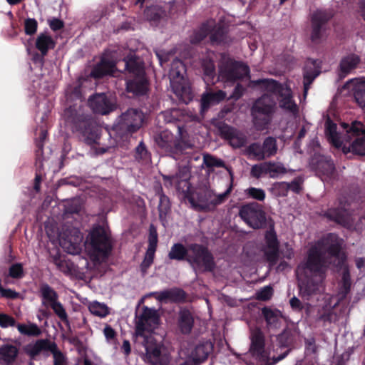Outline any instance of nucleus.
I'll return each instance as SVG.
<instances>
[{
    "label": "nucleus",
    "instance_id": "53",
    "mask_svg": "<svg viewBox=\"0 0 365 365\" xmlns=\"http://www.w3.org/2000/svg\"><path fill=\"white\" fill-rule=\"evenodd\" d=\"M272 192L277 197H287L289 192L287 182H276L273 183Z\"/></svg>",
    "mask_w": 365,
    "mask_h": 365
},
{
    "label": "nucleus",
    "instance_id": "30",
    "mask_svg": "<svg viewBox=\"0 0 365 365\" xmlns=\"http://www.w3.org/2000/svg\"><path fill=\"white\" fill-rule=\"evenodd\" d=\"M278 96L280 98L279 103V107L282 109L294 115H297L298 114L299 108L293 100L292 92L290 88L286 87V88Z\"/></svg>",
    "mask_w": 365,
    "mask_h": 365
},
{
    "label": "nucleus",
    "instance_id": "37",
    "mask_svg": "<svg viewBox=\"0 0 365 365\" xmlns=\"http://www.w3.org/2000/svg\"><path fill=\"white\" fill-rule=\"evenodd\" d=\"M39 295L42 299V304L46 307L58 301V293L47 283L40 284Z\"/></svg>",
    "mask_w": 365,
    "mask_h": 365
},
{
    "label": "nucleus",
    "instance_id": "15",
    "mask_svg": "<svg viewBox=\"0 0 365 365\" xmlns=\"http://www.w3.org/2000/svg\"><path fill=\"white\" fill-rule=\"evenodd\" d=\"M332 17V13L325 9H317L312 14L310 39L312 43L318 44L321 42L325 26Z\"/></svg>",
    "mask_w": 365,
    "mask_h": 365
},
{
    "label": "nucleus",
    "instance_id": "54",
    "mask_svg": "<svg viewBox=\"0 0 365 365\" xmlns=\"http://www.w3.org/2000/svg\"><path fill=\"white\" fill-rule=\"evenodd\" d=\"M155 253V252L154 251H146L144 259L140 265V271L143 276L146 274L148 269L153 263Z\"/></svg>",
    "mask_w": 365,
    "mask_h": 365
},
{
    "label": "nucleus",
    "instance_id": "12",
    "mask_svg": "<svg viewBox=\"0 0 365 365\" xmlns=\"http://www.w3.org/2000/svg\"><path fill=\"white\" fill-rule=\"evenodd\" d=\"M239 216L252 229L259 230L267 226L266 213L257 202H252L242 205Z\"/></svg>",
    "mask_w": 365,
    "mask_h": 365
},
{
    "label": "nucleus",
    "instance_id": "20",
    "mask_svg": "<svg viewBox=\"0 0 365 365\" xmlns=\"http://www.w3.org/2000/svg\"><path fill=\"white\" fill-rule=\"evenodd\" d=\"M48 133L45 130H41L39 134L38 138L36 140V150H35V155H36V172L34 179V188L36 192L40 190L41 182L42 180L41 176V170L43 167V145L44 142L47 138Z\"/></svg>",
    "mask_w": 365,
    "mask_h": 365
},
{
    "label": "nucleus",
    "instance_id": "62",
    "mask_svg": "<svg viewBox=\"0 0 365 365\" xmlns=\"http://www.w3.org/2000/svg\"><path fill=\"white\" fill-rule=\"evenodd\" d=\"M38 28V22L35 19H26L24 22V31L27 35H34Z\"/></svg>",
    "mask_w": 365,
    "mask_h": 365
},
{
    "label": "nucleus",
    "instance_id": "8",
    "mask_svg": "<svg viewBox=\"0 0 365 365\" xmlns=\"http://www.w3.org/2000/svg\"><path fill=\"white\" fill-rule=\"evenodd\" d=\"M85 243L93 254L98 257H108L113 249L110 234L100 225L93 227Z\"/></svg>",
    "mask_w": 365,
    "mask_h": 365
},
{
    "label": "nucleus",
    "instance_id": "48",
    "mask_svg": "<svg viewBox=\"0 0 365 365\" xmlns=\"http://www.w3.org/2000/svg\"><path fill=\"white\" fill-rule=\"evenodd\" d=\"M144 14L149 21L158 22L163 17L164 11L158 6H151L145 9Z\"/></svg>",
    "mask_w": 365,
    "mask_h": 365
},
{
    "label": "nucleus",
    "instance_id": "1",
    "mask_svg": "<svg viewBox=\"0 0 365 365\" xmlns=\"http://www.w3.org/2000/svg\"><path fill=\"white\" fill-rule=\"evenodd\" d=\"M326 264L322 250L317 246L310 247L306 261L299 264L296 270L302 297L308 299L318 292L319 284L325 279Z\"/></svg>",
    "mask_w": 365,
    "mask_h": 365
},
{
    "label": "nucleus",
    "instance_id": "9",
    "mask_svg": "<svg viewBox=\"0 0 365 365\" xmlns=\"http://www.w3.org/2000/svg\"><path fill=\"white\" fill-rule=\"evenodd\" d=\"M160 324V317L158 311L154 308L144 306L141 314L137 317L134 333L135 340L138 341L140 337L151 334Z\"/></svg>",
    "mask_w": 365,
    "mask_h": 365
},
{
    "label": "nucleus",
    "instance_id": "10",
    "mask_svg": "<svg viewBox=\"0 0 365 365\" xmlns=\"http://www.w3.org/2000/svg\"><path fill=\"white\" fill-rule=\"evenodd\" d=\"M250 346L249 352L257 360L265 362V365H274L284 359L289 353V350L280 354L277 357H273L270 361L267 353L265 351V339L262 331L257 329L251 332Z\"/></svg>",
    "mask_w": 365,
    "mask_h": 365
},
{
    "label": "nucleus",
    "instance_id": "21",
    "mask_svg": "<svg viewBox=\"0 0 365 365\" xmlns=\"http://www.w3.org/2000/svg\"><path fill=\"white\" fill-rule=\"evenodd\" d=\"M264 240L266 243L263 250L264 257L270 264L274 265L279 258V242L273 228L265 232Z\"/></svg>",
    "mask_w": 365,
    "mask_h": 365
},
{
    "label": "nucleus",
    "instance_id": "64",
    "mask_svg": "<svg viewBox=\"0 0 365 365\" xmlns=\"http://www.w3.org/2000/svg\"><path fill=\"white\" fill-rule=\"evenodd\" d=\"M354 96L357 104L361 108L365 109V86L356 88Z\"/></svg>",
    "mask_w": 365,
    "mask_h": 365
},
{
    "label": "nucleus",
    "instance_id": "60",
    "mask_svg": "<svg viewBox=\"0 0 365 365\" xmlns=\"http://www.w3.org/2000/svg\"><path fill=\"white\" fill-rule=\"evenodd\" d=\"M263 174H267L266 162L254 165L250 170V175L252 177L259 179Z\"/></svg>",
    "mask_w": 365,
    "mask_h": 365
},
{
    "label": "nucleus",
    "instance_id": "38",
    "mask_svg": "<svg viewBox=\"0 0 365 365\" xmlns=\"http://www.w3.org/2000/svg\"><path fill=\"white\" fill-rule=\"evenodd\" d=\"M157 194L159 195V204L158 207L159 219L161 221H164L166 220L168 214L170 212V201L169 197L163 192L161 187L157 191Z\"/></svg>",
    "mask_w": 365,
    "mask_h": 365
},
{
    "label": "nucleus",
    "instance_id": "55",
    "mask_svg": "<svg viewBox=\"0 0 365 365\" xmlns=\"http://www.w3.org/2000/svg\"><path fill=\"white\" fill-rule=\"evenodd\" d=\"M135 158L137 160H147L150 158V153L143 141H140L135 148Z\"/></svg>",
    "mask_w": 365,
    "mask_h": 365
},
{
    "label": "nucleus",
    "instance_id": "13",
    "mask_svg": "<svg viewBox=\"0 0 365 365\" xmlns=\"http://www.w3.org/2000/svg\"><path fill=\"white\" fill-rule=\"evenodd\" d=\"M249 76L250 68L242 62L229 58L219 66L218 78L226 83H234Z\"/></svg>",
    "mask_w": 365,
    "mask_h": 365
},
{
    "label": "nucleus",
    "instance_id": "57",
    "mask_svg": "<svg viewBox=\"0 0 365 365\" xmlns=\"http://www.w3.org/2000/svg\"><path fill=\"white\" fill-rule=\"evenodd\" d=\"M49 307H51L53 312L62 322H68V314L63 304L59 301H57L55 303L49 305Z\"/></svg>",
    "mask_w": 365,
    "mask_h": 365
},
{
    "label": "nucleus",
    "instance_id": "5",
    "mask_svg": "<svg viewBox=\"0 0 365 365\" xmlns=\"http://www.w3.org/2000/svg\"><path fill=\"white\" fill-rule=\"evenodd\" d=\"M143 120V113L139 109L129 108L123 113L112 129L115 142L120 145L128 142L132 134L140 128Z\"/></svg>",
    "mask_w": 365,
    "mask_h": 365
},
{
    "label": "nucleus",
    "instance_id": "35",
    "mask_svg": "<svg viewBox=\"0 0 365 365\" xmlns=\"http://www.w3.org/2000/svg\"><path fill=\"white\" fill-rule=\"evenodd\" d=\"M212 350L211 343L206 342L197 344L191 352V357L195 365L204 362Z\"/></svg>",
    "mask_w": 365,
    "mask_h": 365
},
{
    "label": "nucleus",
    "instance_id": "41",
    "mask_svg": "<svg viewBox=\"0 0 365 365\" xmlns=\"http://www.w3.org/2000/svg\"><path fill=\"white\" fill-rule=\"evenodd\" d=\"M210 41L212 45H219L225 42L227 38L226 29L222 26L212 28L210 25Z\"/></svg>",
    "mask_w": 365,
    "mask_h": 365
},
{
    "label": "nucleus",
    "instance_id": "3",
    "mask_svg": "<svg viewBox=\"0 0 365 365\" xmlns=\"http://www.w3.org/2000/svg\"><path fill=\"white\" fill-rule=\"evenodd\" d=\"M170 260L186 261L195 273L212 272L216 263L209 249L198 243H190L187 246L180 242L175 243L168 254Z\"/></svg>",
    "mask_w": 365,
    "mask_h": 365
},
{
    "label": "nucleus",
    "instance_id": "51",
    "mask_svg": "<svg viewBox=\"0 0 365 365\" xmlns=\"http://www.w3.org/2000/svg\"><path fill=\"white\" fill-rule=\"evenodd\" d=\"M247 198L256 200L257 201H264L266 197V193L262 188L250 187L245 190Z\"/></svg>",
    "mask_w": 365,
    "mask_h": 365
},
{
    "label": "nucleus",
    "instance_id": "4",
    "mask_svg": "<svg viewBox=\"0 0 365 365\" xmlns=\"http://www.w3.org/2000/svg\"><path fill=\"white\" fill-rule=\"evenodd\" d=\"M63 115L66 121L79 133L80 138L86 144H98L101 128L89 115L84 114L81 106H70L64 110Z\"/></svg>",
    "mask_w": 365,
    "mask_h": 365
},
{
    "label": "nucleus",
    "instance_id": "22",
    "mask_svg": "<svg viewBox=\"0 0 365 365\" xmlns=\"http://www.w3.org/2000/svg\"><path fill=\"white\" fill-rule=\"evenodd\" d=\"M126 92L130 93L132 97L138 98L146 96L149 91V81L146 74L140 76H130L126 80Z\"/></svg>",
    "mask_w": 365,
    "mask_h": 365
},
{
    "label": "nucleus",
    "instance_id": "44",
    "mask_svg": "<svg viewBox=\"0 0 365 365\" xmlns=\"http://www.w3.org/2000/svg\"><path fill=\"white\" fill-rule=\"evenodd\" d=\"M262 314L269 326H274L279 323L280 319V312L277 309H272L270 307H264L262 309Z\"/></svg>",
    "mask_w": 365,
    "mask_h": 365
},
{
    "label": "nucleus",
    "instance_id": "26",
    "mask_svg": "<svg viewBox=\"0 0 365 365\" xmlns=\"http://www.w3.org/2000/svg\"><path fill=\"white\" fill-rule=\"evenodd\" d=\"M115 70V63L105 57H102L98 63L93 66L90 76L94 79H101L103 77L113 75Z\"/></svg>",
    "mask_w": 365,
    "mask_h": 365
},
{
    "label": "nucleus",
    "instance_id": "19",
    "mask_svg": "<svg viewBox=\"0 0 365 365\" xmlns=\"http://www.w3.org/2000/svg\"><path fill=\"white\" fill-rule=\"evenodd\" d=\"M88 104L93 113L100 115H108L117 108L113 99L103 93L91 96Z\"/></svg>",
    "mask_w": 365,
    "mask_h": 365
},
{
    "label": "nucleus",
    "instance_id": "2",
    "mask_svg": "<svg viewBox=\"0 0 365 365\" xmlns=\"http://www.w3.org/2000/svg\"><path fill=\"white\" fill-rule=\"evenodd\" d=\"M344 133L337 132L336 124L328 118L325 122V133L329 140L337 148H341L344 154L352 153L365 155V125L360 121L354 120L350 125L341 123Z\"/></svg>",
    "mask_w": 365,
    "mask_h": 365
},
{
    "label": "nucleus",
    "instance_id": "23",
    "mask_svg": "<svg viewBox=\"0 0 365 365\" xmlns=\"http://www.w3.org/2000/svg\"><path fill=\"white\" fill-rule=\"evenodd\" d=\"M220 132L222 137L228 140L233 148H241L247 143V138L242 133L227 124H223L220 127Z\"/></svg>",
    "mask_w": 365,
    "mask_h": 365
},
{
    "label": "nucleus",
    "instance_id": "33",
    "mask_svg": "<svg viewBox=\"0 0 365 365\" xmlns=\"http://www.w3.org/2000/svg\"><path fill=\"white\" fill-rule=\"evenodd\" d=\"M124 61L125 69L131 76L146 74L144 68V63L135 55H128L124 58Z\"/></svg>",
    "mask_w": 365,
    "mask_h": 365
},
{
    "label": "nucleus",
    "instance_id": "28",
    "mask_svg": "<svg viewBox=\"0 0 365 365\" xmlns=\"http://www.w3.org/2000/svg\"><path fill=\"white\" fill-rule=\"evenodd\" d=\"M194 317L191 312L187 309H181L177 319V327L184 335L191 333L194 326Z\"/></svg>",
    "mask_w": 365,
    "mask_h": 365
},
{
    "label": "nucleus",
    "instance_id": "59",
    "mask_svg": "<svg viewBox=\"0 0 365 365\" xmlns=\"http://www.w3.org/2000/svg\"><path fill=\"white\" fill-rule=\"evenodd\" d=\"M273 295V289L271 286H265L256 292V299L259 301H267Z\"/></svg>",
    "mask_w": 365,
    "mask_h": 365
},
{
    "label": "nucleus",
    "instance_id": "36",
    "mask_svg": "<svg viewBox=\"0 0 365 365\" xmlns=\"http://www.w3.org/2000/svg\"><path fill=\"white\" fill-rule=\"evenodd\" d=\"M19 354L18 348L12 344H4L0 347V365H11Z\"/></svg>",
    "mask_w": 365,
    "mask_h": 365
},
{
    "label": "nucleus",
    "instance_id": "45",
    "mask_svg": "<svg viewBox=\"0 0 365 365\" xmlns=\"http://www.w3.org/2000/svg\"><path fill=\"white\" fill-rule=\"evenodd\" d=\"M267 174L271 178H278L280 175L287 173V168L281 163H275L272 161L266 162Z\"/></svg>",
    "mask_w": 365,
    "mask_h": 365
},
{
    "label": "nucleus",
    "instance_id": "50",
    "mask_svg": "<svg viewBox=\"0 0 365 365\" xmlns=\"http://www.w3.org/2000/svg\"><path fill=\"white\" fill-rule=\"evenodd\" d=\"M262 148L265 158L274 155L277 150V140L273 137H267L264 140Z\"/></svg>",
    "mask_w": 365,
    "mask_h": 365
},
{
    "label": "nucleus",
    "instance_id": "31",
    "mask_svg": "<svg viewBox=\"0 0 365 365\" xmlns=\"http://www.w3.org/2000/svg\"><path fill=\"white\" fill-rule=\"evenodd\" d=\"M156 299L160 302H182L186 299L185 292L180 288H173L157 293Z\"/></svg>",
    "mask_w": 365,
    "mask_h": 365
},
{
    "label": "nucleus",
    "instance_id": "14",
    "mask_svg": "<svg viewBox=\"0 0 365 365\" xmlns=\"http://www.w3.org/2000/svg\"><path fill=\"white\" fill-rule=\"evenodd\" d=\"M182 71H185L182 61L180 60L174 61L170 71V82L174 93L183 102L187 103L192 98V92L189 86L181 82L184 80Z\"/></svg>",
    "mask_w": 365,
    "mask_h": 365
},
{
    "label": "nucleus",
    "instance_id": "29",
    "mask_svg": "<svg viewBox=\"0 0 365 365\" xmlns=\"http://www.w3.org/2000/svg\"><path fill=\"white\" fill-rule=\"evenodd\" d=\"M137 342H140L145 348L147 358L151 361V359L158 360L161 355L160 346L155 342L154 337L151 335H145L144 337H140ZM153 363V361H151Z\"/></svg>",
    "mask_w": 365,
    "mask_h": 365
},
{
    "label": "nucleus",
    "instance_id": "24",
    "mask_svg": "<svg viewBox=\"0 0 365 365\" xmlns=\"http://www.w3.org/2000/svg\"><path fill=\"white\" fill-rule=\"evenodd\" d=\"M320 62L316 59H308L303 72V84L304 93H307L314 80L320 74Z\"/></svg>",
    "mask_w": 365,
    "mask_h": 365
},
{
    "label": "nucleus",
    "instance_id": "63",
    "mask_svg": "<svg viewBox=\"0 0 365 365\" xmlns=\"http://www.w3.org/2000/svg\"><path fill=\"white\" fill-rule=\"evenodd\" d=\"M288 191L291 190L296 194H299L303 187V179L302 177L295 178L291 182H287Z\"/></svg>",
    "mask_w": 365,
    "mask_h": 365
},
{
    "label": "nucleus",
    "instance_id": "49",
    "mask_svg": "<svg viewBox=\"0 0 365 365\" xmlns=\"http://www.w3.org/2000/svg\"><path fill=\"white\" fill-rule=\"evenodd\" d=\"M203 165L208 169L226 167L225 163L222 160L210 153L203 154Z\"/></svg>",
    "mask_w": 365,
    "mask_h": 365
},
{
    "label": "nucleus",
    "instance_id": "56",
    "mask_svg": "<svg viewBox=\"0 0 365 365\" xmlns=\"http://www.w3.org/2000/svg\"><path fill=\"white\" fill-rule=\"evenodd\" d=\"M24 276V271L21 263H14L9 267L8 277L13 279H21Z\"/></svg>",
    "mask_w": 365,
    "mask_h": 365
},
{
    "label": "nucleus",
    "instance_id": "61",
    "mask_svg": "<svg viewBox=\"0 0 365 365\" xmlns=\"http://www.w3.org/2000/svg\"><path fill=\"white\" fill-rule=\"evenodd\" d=\"M248 152L250 154H252L257 157L259 160H263L265 158V155L263 151L262 145H261L259 143H252L248 147Z\"/></svg>",
    "mask_w": 365,
    "mask_h": 365
},
{
    "label": "nucleus",
    "instance_id": "40",
    "mask_svg": "<svg viewBox=\"0 0 365 365\" xmlns=\"http://www.w3.org/2000/svg\"><path fill=\"white\" fill-rule=\"evenodd\" d=\"M203 79L207 84H214L216 77L215 65L210 58H204L202 62Z\"/></svg>",
    "mask_w": 365,
    "mask_h": 365
},
{
    "label": "nucleus",
    "instance_id": "7",
    "mask_svg": "<svg viewBox=\"0 0 365 365\" xmlns=\"http://www.w3.org/2000/svg\"><path fill=\"white\" fill-rule=\"evenodd\" d=\"M155 143L162 153L174 159H178L191 149L192 145L181 138L175 136L169 130H163L155 138Z\"/></svg>",
    "mask_w": 365,
    "mask_h": 365
},
{
    "label": "nucleus",
    "instance_id": "27",
    "mask_svg": "<svg viewBox=\"0 0 365 365\" xmlns=\"http://www.w3.org/2000/svg\"><path fill=\"white\" fill-rule=\"evenodd\" d=\"M55 341L48 339H40L36 340L34 343H30L24 347V352L31 360L36 359L43 351H49L52 349Z\"/></svg>",
    "mask_w": 365,
    "mask_h": 365
},
{
    "label": "nucleus",
    "instance_id": "11",
    "mask_svg": "<svg viewBox=\"0 0 365 365\" xmlns=\"http://www.w3.org/2000/svg\"><path fill=\"white\" fill-rule=\"evenodd\" d=\"M354 210L346 197L339 199L336 207H332L322 211L321 215L330 222H334L344 227H349L351 223Z\"/></svg>",
    "mask_w": 365,
    "mask_h": 365
},
{
    "label": "nucleus",
    "instance_id": "25",
    "mask_svg": "<svg viewBox=\"0 0 365 365\" xmlns=\"http://www.w3.org/2000/svg\"><path fill=\"white\" fill-rule=\"evenodd\" d=\"M211 197V191L204 188L196 189L188 192L187 195L189 202L194 208L198 210L205 209V205L208 202Z\"/></svg>",
    "mask_w": 365,
    "mask_h": 365
},
{
    "label": "nucleus",
    "instance_id": "16",
    "mask_svg": "<svg viewBox=\"0 0 365 365\" xmlns=\"http://www.w3.org/2000/svg\"><path fill=\"white\" fill-rule=\"evenodd\" d=\"M82 241V233L77 228H66L59 234V244L68 254L77 255L80 253Z\"/></svg>",
    "mask_w": 365,
    "mask_h": 365
},
{
    "label": "nucleus",
    "instance_id": "18",
    "mask_svg": "<svg viewBox=\"0 0 365 365\" xmlns=\"http://www.w3.org/2000/svg\"><path fill=\"white\" fill-rule=\"evenodd\" d=\"M309 165L322 179H331L335 174V165L330 156L314 153L310 158Z\"/></svg>",
    "mask_w": 365,
    "mask_h": 365
},
{
    "label": "nucleus",
    "instance_id": "32",
    "mask_svg": "<svg viewBox=\"0 0 365 365\" xmlns=\"http://www.w3.org/2000/svg\"><path fill=\"white\" fill-rule=\"evenodd\" d=\"M226 98V93L222 90L216 92H210L204 93L201 97V112L208 110L211 106L217 104L225 100Z\"/></svg>",
    "mask_w": 365,
    "mask_h": 365
},
{
    "label": "nucleus",
    "instance_id": "17",
    "mask_svg": "<svg viewBox=\"0 0 365 365\" xmlns=\"http://www.w3.org/2000/svg\"><path fill=\"white\" fill-rule=\"evenodd\" d=\"M344 242V240L337 234L330 232L324 235L319 243L326 250L329 255L339 260L338 264L341 266L346 261V255L341 251Z\"/></svg>",
    "mask_w": 365,
    "mask_h": 365
},
{
    "label": "nucleus",
    "instance_id": "52",
    "mask_svg": "<svg viewBox=\"0 0 365 365\" xmlns=\"http://www.w3.org/2000/svg\"><path fill=\"white\" fill-rule=\"evenodd\" d=\"M50 352L53 355V365H66V357L64 354L58 348L56 343H53V346Z\"/></svg>",
    "mask_w": 365,
    "mask_h": 365
},
{
    "label": "nucleus",
    "instance_id": "34",
    "mask_svg": "<svg viewBox=\"0 0 365 365\" xmlns=\"http://www.w3.org/2000/svg\"><path fill=\"white\" fill-rule=\"evenodd\" d=\"M255 86H259L267 92V94L279 96L286 88L276 80L271 78L257 79L254 81Z\"/></svg>",
    "mask_w": 365,
    "mask_h": 365
},
{
    "label": "nucleus",
    "instance_id": "47",
    "mask_svg": "<svg viewBox=\"0 0 365 365\" xmlns=\"http://www.w3.org/2000/svg\"><path fill=\"white\" fill-rule=\"evenodd\" d=\"M88 309L92 314L101 318L106 317L110 314L109 308L106 304L96 301L90 303Z\"/></svg>",
    "mask_w": 365,
    "mask_h": 365
},
{
    "label": "nucleus",
    "instance_id": "6",
    "mask_svg": "<svg viewBox=\"0 0 365 365\" xmlns=\"http://www.w3.org/2000/svg\"><path fill=\"white\" fill-rule=\"evenodd\" d=\"M277 102L270 94H263L257 98L250 108L252 123L257 130H264L270 124L276 111Z\"/></svg>",
    "mask_w": 365,
    "mask_h": 365
},
{
    "label": "nucleus",
    "instance_id": "39",
    "mask_svg": "<svg viewBox=\"0 0 365 365\" xmlns=\"http://www.w3.org/2000/svg\"><path fill=\"white\" fill-rule=\"evenodd\" d=\"M56 42L52 37L46 34H41L36 40V48L43 54L47 55L48 50L54 48Z\"/></svg>",
    "mask_w": 365,
    "mask_h": 365
},
{
    "label": "nucleus",
    "instance_id": "46",
    "mask_svg": "<svg viewBox=\"0 0 365 365\" xmlns=\"http://www.w3.org/2000/svg\"><path fill=\"white\" fill-rule=\"evenodd\" d=\"M359 61V58L354 55L342 58L340 62L341 71L345 74L349 73L352 69L356 67Z\"/></svg>",
    "mask_w": 365,
    "mask_h": 365
},
{
    "label": "nucleus",
    "instance_id": "42",
    "mask_svg": "<svg viewBox=\"0 0 365 365\" xmlns=\"http://www.w3.org/2000/svg\"><path fill=\"white\" fill-rule=\"evenodd\" d=\"M210 32V24L208 22L201 24L200 28L194 31L190 36V41L192 44H197L203 41Z\"/></svg>",
    "mask_w": 365,
    "mask_h": 365
},
{
    "label": "nucleus",
    "instance_id": "43",
    "mask_svg": "<svg viewBox=\"0 0 365 365\" xmlns=\"http://www.w3.org/2000/svg\"><path fill=\"white\" fill-rule=\"evenodd\" d=\"M16 328L21 334L28 336L38 337L42 334L41 329L34 323H29L28 324L18 323Z\"/></svg>",
    "mask_w": 365,
    "mask_h": 365
},
{
    "label": "nucleus",
    "instance_id": "58",
    "mask_svg": "<svg viewBox=\"0 0 365 365\" xmlns=\"http://www.w3.org/2000/svg\"><path fill=\"white\" fill-rule=\"evenodd\" d=\"M293 336L289 331L285 330L277 336V341L280 346L289 347L293 343Z\"/></svg>",
    "mask_w": 365,
    "mask_h": 365
}]
</instances>
